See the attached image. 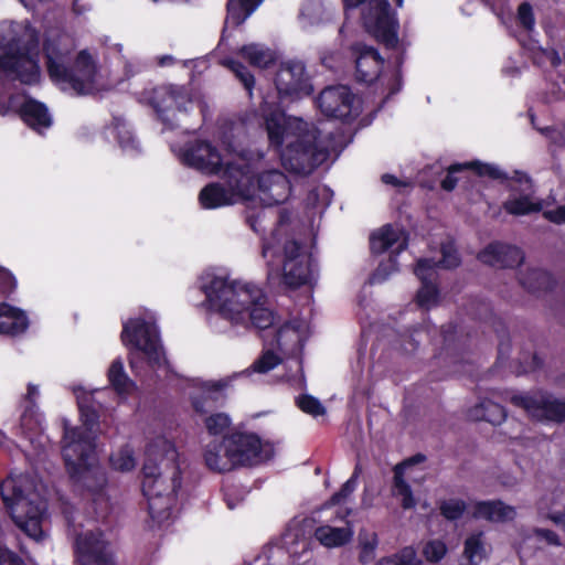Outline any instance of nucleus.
Returning <instances> with one entry per match:
<instances>
[{
    "label": "nucleus",
    "mask_w": 565,
    "mask_h": 565,
    "mask_svg": "<svg viewBox=\"0 0 565 565\" xmlns=\"http://www.w3.org/2000/svg\"><path fill=\"white\" fill-rule=\"evenodd\" d=\"M353 53L356 55L355 67L356 78L360 82L372 83L377 78L383 65V60L379 53L371 46L356 44L353 46Z\"/></svg>",
    "instance_id": "nucleus-25"
},
{
    "label": "nucleus",
    "mask_w": 565,
    "mask_h": 565,
    "mask_svg": "<svg viewBox=\"0 0 565 565\" xmlns=\"http://www.w3.org/2000/svg\"><path fill=\"white\" fill-rule=\"evenodd\" d=\"M505 398L512 404L522 407L531 417L537 420L565 419V401L553 398L550 395L539 393L534 396L507 392Z\"/></svg>",
    "instance_id": "nucleus-17"
},
{
    "label": "nucleus",
    "mask_w": 565,
    "mask_h": 565,
    "mask_svg": "<svg viewBox=\"0 0 565 565\" xmlns=\"http://www.w3.org/2000/svg\"><path fill=\"white\" fill-rule=\"evenodd\" d=\"M39 396V387L29 384L28 392L21 403L23 411L20 418L21 428L25 434H36L42 429V416L35 406V401Z\"/></svg>",
    "instance_id": "nucleus-28"
},
{
    "label": "nucleus",
    "mask_w": 565,
    "mask_h": 565,
    "mask_svg": "<svg viewBox=\"0 0 565 565\" xmlns=\"http://www.w3.org/2000/svg\"><path fill=\"white\" fill-rule=\"evenodd\" d=\"M463 169H472L479 175H489L491 178H500L501 177L500 170L497 167L491 166V164H486V163H481L478 161L467 162V163H457V164H452L448 168V173L441 182L443 189H445L447 191H451L457 184V179L454 177L455 173H457Z\"/></svg>",
    "instance_id": "nucleus-33"
},
{
    "label": "nucleus",
    "mask_w": 565,
    "mask_h": 565,
    "mask_svg": "<svg viewBox=\"0 0 565 565\" xmlns=\"http://www.w3.org/2000/svg\"><path fill=\"white\" fill-rule=\"evenodd\" d=\"M294 364H295V367H296V372L292 375H288L287 376V381L291 382L292 385H295L296 387L302 388L305 386V376H303V373H302L301 361L296 359L294 361Z\"/></svg>",
    "instance_id": "nucleus-58"
},
{
    "label": "nucleus",
    "mask_w": 565,
    "mask_h": 565,
    "mask_svg": "<svg viewBox=\"0 0 565 565\" xmlns=\"http://www.w3.org/2000/svg\"><path fill=\"white\" fill-rule=\"evenodd\" d=\"M108 130L118 139L119 146L125 152L134 153L138 151V142L135 140L131 130L124 121L116 119L114 126Z\"/></svg>",
    "instance_id": "nucleus-42"
},
{
    "label": "nucleus",
    "mask_w": 565,
    "mask_h": 565,
    "mask_svg": "<svg viewBox=\"0 0 565 565\" xmlns=\"http://www.w3.org/2000/svg\"><path fill=\"white\" fill-rule=\"evenodd\" d=\"M179 452L164 436L152 438L146 448L142 467V492L148 501L151 519L162 524L171 516L181 488Z\"/></svg>",
    "instance_id": "nucleus-5"
},
{
    "label": "nucleus",
    "mask_w": 565,
    "mask_h": 565,
    "mask_svg": "<svg viewBox=\"0 0 565 565\" xmlns=\"http://www.w3.org/2000/svg\"><path fill=\"white\" fill-rule=\"evenodd\" d=\"M275 86L280 99H297L308 96L312 92L306 67L299 61H288L279 66L275 77Z\"/></svg>",
    "instance_id": "nucleus-14"
},
{
    "label": "nucleus",
    "mask_w": 565,
    "mask_h": 565,
    "mask_svg": "<svg viewBox=\"0 0 565 565\" xmlns=\"http://www.w3.org/2000/svg\"><path fill=\"white\" fill-rule=\"evenodd\" d=\"M204 461L209 469L217 472L232 470L234 460H237L231 452L227 437L223 441H212L204 449Z\"/></svg>",
    "instance_id": "nucleus-27"
},
{
    "label": "nucleus",
    "mask_w": 565,
    "mask_h": 565,
    "mask_svg": "<svg viewBox=\"0 0 565 565\" xmlns=\"http://www.w3.org/2000/svg\"><path fill=\"white\" fill-rule=\"evenodd\" d=\"M443 259L435 262V268L443 266L444 268H452L459 265V256L452 242L448 241L441 245ZM431 262V259H429ZM434 263V260H433Z\"/></svg>",
    "instance_id": "nucleus-51"
},
{
    "label": "nucleus",
    "mask_w": 565,
    "mask_h": 565,
    "mask_svg": "<svg viewBox=\"0 0 565 565\" xmlns=\"http://www.w3.org/2000/svg\"><path fill=\"white\" fill-rule=\"evenodd\" d=\"M406 232L397 225H384L371 235V250L375 254L388 252V259L381 262L371 277L372 284L383 282L397 270L396 255L407 247Z\"/></svg>",
    "instance_id": "nucleus-11"
},
{
    "label": "nucleus",
    "mask_w": 565,
    "mask_h": 565,
    "mask_svg": "<svg viewBox=\"0 0 565 565\" xmlns=\"http://www.w3.org/2000/svg\"><path fill=\"white\" fill-rule=\"evenodd\" d=\"M231 452L237 460L234 467L256 465L268 460L274 455V446L255 434L236 433L227 437Z\"/></svg>",
    "instance_id": "nucleus-15"
},
{
    "label": "nucleus",
    "mask_w": 565,
    "mask_h": 565,
    "mask_svg": "<svg viewBox=\"0 0 565 565\" xmlns=\"http://www.w3.org/2000/svg\"><path fill=\"white\" fill-rule=\"evenodd\" d=\"M282 228V221L279 223V227L273 233L271 242H265L263 244V257L267 259L268 265V278L271 279L274 277L275 268L273 265V259L275 258L279 252L278 248H276L275 244L278 243V234L280 233Z\"/></svg>",
    "instance_id": "nucleus-48"
},
{
    "label": "nucleus",
    "mask_w": 565,
    "mask_h": 565,
    "mask_svg": "<svg viewBox=\"0 0 565 565\" xmlns=\"http://www.w3.org/2000/svg\"><path fill=\"white\" fill-rule=\"evenodd\" d=\"M263 354L252 364V371L267 373L282 361V354L275 348V339L263 335Z\"/></svg>",
    "instance_id": "nucleus-36"
},
{
    "label": "nucleus",
    "mask_w": 565,
    "mask_h": 565,
    "mask_svg": "<svg viewBox=\"0 0 565 565\" xmlns=\"http://www.w3.org/2000/svg\"><path fill=\"white\" fill-rule=\"evenodd\" d=\"M440 513L450 521L458 520L467 509L466 503L459 499H448L440 502Z\"/></svg>",
    "instance_id": "nucleus-46"
},
{
    "label": "nucleus",
    "mask_w": 565,
    "mask_h": 565,
    "mask_svg": "<svg viewBox=\"0 0 565 565\" xmlns=\"http://www.w3.org/2000/svg\"><path fill=\"white\" fill-rule=\"evenodd\" d=\"M323 6L320 0H308L301 8L300 20L303 28L322 21Z\"/></svg>",
    "instance_id": "nucleus-44"
},
{
    "label": "nucleus",
    "mask_w": 565,
    "mask_h": 565,
    "mask_svg": "<svg viewBox=\"0 0 565 565\" xmlns=\"http://www.w3.org/2000/svg\"><path fill=\"white\" fill-rule=\"evenodd\" d=\"M121 341L129 348V363L132 370H137L142 360H147L152 367L164 364V353L152 313L147 312L142 319H130L125 322Z\"/></svg>",
    "instance_id": "nucleus-8"
},
{
    "label": "nucleus",
    "mask_w": 565,
    "mask_h": 565,
    "mask_svg": "<svg viewBox=\"0 0 565 565\" xmlns=\"http://www.w3.org/2000/svg\"><path fill=\"white\" fill-rule=\"evenodd\" d=\"M362 20L366 31L379 41L387 46L397 43V23L387 0H367L362 8Z\"/></svg>",
    "instance_id": "nucleus-13"
},
{
    "label": "nucleus",
    "mask_w": 565,
    "mask_h": 565,
    "mask_svg": "<svg viewBox=\"0 0 565 565\" xmlns=\"http://www.w3.org/2000/svg\"><path fill=\"white\" fill-rule=\"evenodd\" d=\"M231 423L230 416L225 413L212 414L205 418V427L211 435L223 434Z\"/></svg>",
    "instance_id": "nucleus-49"
},
{
    "label": "nucleus",
    "mask_w": 565,
    "mask_h": 565,
    "mask_svg": "<svg viewBox=\"0 0 565 565\" xmlns=\"http://www.w3.org/2000/svg\"><path fill=\"white\" fill-rule=\"evenodd\" d=\"M192 99L184 87L161 86L153 90L152 106L163 122L170 124L177 114L188 111Z\"/></svg>",
    "instance_id": "nucleus-21"
},
{
    "label": "nucleus",
    "mask_w": 565,
    "mask_h": 565,
    "mask_svg": "<svg viewBox=\"0 0 565 565\" xmlns=\"http://www.w3.org/2000/svg\"><path fill=\"white\" fill-rule=\"evenodd\" d=\"M264 330L263 335L275 339V348L285 356H297L302 349L303 341L307 339L310 330L309 322L306 319H294L278 329L273 324Z\"/></svg>",
    "instance_id": "nucleus-19"
},
{
    "label": "nucleus",
    "mask_w": 565,
    "mask_h": 565,
    "mask_svg": "<svg viewBox=\"0 0 565 565\" xmlns=\"http://www.w3.org/2000/svg\"><path fill=\"white\" fill-rule=\"evenodd\" d=\"M224 145L225 153H220L203 140L189 141L184 147L171 145V150L183 164L209 174L222 171V182H211L200 191L199 202L203 209H220L247 201L254 191L252 178L245 171L249 166L246 153L237 151L231 142L224 141Z\"/></svg>",
    "instance_id": "nucleus-1"
},
{
    "label": "nucleus",
    "mask_w": 565,
    "mask_h": 565,
    "mask_svg": "<svg viewBox=\"0 0 565 565\" xmlns=\"http://www.w3.org/2000/svg\"><path fill=\"white\" fill-rule=\"evenodd\" d=\"M468 415L473 420H487L493 425H499L505 419L504 408L491 399H483L470 408Z\"/></svg>",
    "instance_id": "nucleus-35"
},
{
    "label": "nucleus",
    "mask_w": 565,
    "mask_h": 565,
    "mask_svg": "<svg viewBox=\"0 0 565 565\" xmlns=\"http://www.w3.org/2000/svg\"><path fill=\"white\" fill-rule=\"evenodd\" d=\"M423 459L422 456H416L395 467L393 494L401 500V504L405 510L413 509L416 505V500L406 479H414L416 472L415 465L423 461Z\"/></svg>",
    "instance_id": "nucleus-23"
},
{
    "label": "nucleus",
    "mask_w": 565,
    "mask_h": 565,
    "mask_svg": "<svg viewBox=\"0 0 565 565\" xmlns=\"http://www.w3.org/2000/svg\"><path fill=\"white\" fill-rule=\"evenodd\" d=\"M519 23L526 30H532L535 24L533 10L530 3L523 2L518 9Z\"/></svg>",
    "instance_id": "nucleus-55"
},
{
    "label": "nucleus",
    "mask_w": 565,
    "mask_h": 565,
    "mask_svg": "<svg viewBox=\"0 0 565 565\" xmlns=\"http://www.w3.org/2000/svg\"><path fill=\"white\" fill-rule=\"evenodd\" d=\"M39 66V33L28 22H0V81L35 84Z\"/></svg>",
    "instance_id": "nucleus-6"
},
{
    "label": "nucleus",
    "mask_w": 565,
    "mask_h": 565,
    "mask_svg": "<svg viewBox=\"0 0 565 565\" xmlns=\"http://www.w3.org/2000/svg\"><path fill=\"white\" fill-rule=\"evenodd\" d=\"M318 107L327 117L341 120L355 117L360 113V102L344 85L323 89L318 98Z\"/></svg>",
    "instance_id": "nucleus-16"
},
{
    "label": "nucleus",
    "mask_w": 565,
    "mask_h": 565,
    "mask_svg": "<svg viewBox=\"0 0 565 565\" xmlns=\"http://www.w3.org/2000/svg\"><path fill=\"white\" fill-rule=\"evenodd\" d=\"M319 195H322L326 199V202L323 203V205L327 206L329 204V190L327 188H317V189H315L313 191H311L309 193L308 200L312 204H316L315 201H316V199Z\"/></svg>",
    "instance_id": "nucleus-63"
},
{
    "label": "nucleus",
    "mask_w": 565,
    "mask_h": 565,
    "mask_svg": "<svg viewBox=\"0 0 565 565\" xmlns=\"http://www.w3.org/2000/svg\"><path fill=\"white\" fill-rule=\"evenodd\" d=\"M545 134L547 137L557 145H563L565 142V136L562 130L554 129V128H546Z\"/></svg>",
    "instance_id": "nucleus-62"
},
{
    "label": "nucleus",
    "mask_w": 565,
    "mask_h": 565,
    "mask_svg": "<svg viewBox=\"0 0 565 565\" xmlns=\"http://www.w3.org/2000/svg\"><path fill=\"white\" fill-rule=\"evenodd\" d=\"M225 66H227L235 76L241 81L244 85L245 89L252 95V89L254 87V76L249 73V71L239 62L233 60H226L223 62Z\"/></svg>",
    "instance_id": "nucleus-47"
},
{
    "label": "nucleus",
    "mask_w": 565,
    "mask_h": 565,
    "mask_svg": "<svg viewBox=\"0 0 565 565\" xmlns=\"http://www.w3.org/2000/svg\"><path fill=\"white\" fill-rule=\"evenodd\" d=\"M359 561L369 564L375 559V552L379 545V536L375 531L362 529L358 535Z\"/></svg>",
    "instance_id": "nucleus-41"
},
{
    "label": "nucleus",
    "mask_w": 565,
    "mask_h": 565,
    "mask_svg": "<svg viewBox=\"0 0 565 565\" xmlns=\"http://www.w3.org/2000/svg\"><path fill=\"white\" fill-rule=\"evenodd\" d=\"M29 327V320L24 311L7 302L0 303V333L17 335Z\"/></svg>",
    "instance_id": "nucleus-30"
},
{
    "label": "nucleus",
    "mask_w": 565,
    "mask_h": 565,
    "mask_svg": "<svg viewBox=\"0 0 565 565\" xmlns=\"http://www.w3.org/2000/svg\"><path fill=\"white\" fill-rule=\"evenodd\" d=\"M249 166L245 168L252 178L254 191L249 200L258 199L263 204L271 206L281 204L290 195V182L277 169H267L263 154L247 157Z\"/></svg>",
    "instance_id": "nucleus-9"
},
{
    "label": "nucleus",
    "mask_w": 565,
    "mask_h": 565,
    "mask_svg": "<svg viewBox=\"0 0 565 565\" xmlns=\"http://www.w3.org/2000/svg\"><path fill=\"white\" fill-rule=\"evenodd\" d=\"M263 0H228L225 29L243 23Z\"/></svg>",
    "instance_id": "nucleus-34"
},
{
    "label": "nucleus",
    "mask_w": 565,
    "mask_h": 565,
    "mask_svg": "<svg viewBox=\"0 0 565 565\" xmlns=\"http://www.w3.org/2000/svg\"><path fill=\"white\" fill-rule=\"evenodd\" d=\"M110 465L115 470L127 472L135 469L137 461L134 451L130 447L126 446L115 451L110 456Z\"/></svg>",
    "instance_id": "nucleus-43"
},
{
    "label": "nucleus",
    "mask_w": 565,
    "mask_h": 565,
    "mask_svg": "<svg viewBox=\"0 0 565 565\" xmlns=\"http://www.w3.org/2000/svg\"><path fill=\"white\" fill-rule=\"evenodd\" d=\"M416 552L413 547H405L399 553L381 558L376 565H419Z\"/></svg>",
    "instance_id": "nucleus-45"
},
{
    "label": "nucleus",
    "mask_w": 565,
    "mask_h": 565,
    "mask_svg": "<svg viewBox=\"0 0 565 565\" xmlns=\"http://www.w3.org/2000/svg\"><path fill=\"white\" fill-rule=\"evenodd\" d=\"M358 470L355 469L353 476L342 486L339 492L332 495L331 503L340 504L349 495H351L356 488Z\"/></svg>",
    "instance_id": "nucleus-54"
},
{
    "label": "nucleus",
    "mask_w": 565,
    "mask_h": 565,
    "mask_svg": "<svg viewBox=\"0 0 565 565\" xmlns=\"http://www.w3.org/2000/svg\"><path fill=\"white\" fill-rule=\"evenodd\" d=\"M17 281L13 275L0 267V295H6L15 289Z\"/></svg>",
    "instance_id": "nucleus-56"
},
{
    "label": "nucleus",
    "mask_w": 565,
    "mask_h": 565,
    "mask_svg": "<svg viewBox=\"0 0 565 565\" xmlns=\"http://www.w3.org/2000/svg\"><path fill=\"white\" fill-rule=\"evenodd\" d=\"M262 113L269 145L279 151L285 169L309 174L328 159L329 151L318 143L313 126L287 116L278 107L273 108L267 99L263 103Z\"/></svg>",
    "instance_id": "nucleus-2"
},
{
    "label": "nucleus",
    "mask_w": 565,
    "mask_h": 565,
    "mask_svg": "<svg viewBox=\"0 0 565 565\" xmlns=\"http://www.w3.org/2000/svg\"><path fill=\"white\" fill-rule=\"evenodd\" d=\"M504 209L508 213L513 215H525L532 212L541 211L543 205L540 201L534 200L531 195H511L504 202Z\"/></svg>",
    "instance_id": "nucleus-40"
},
{
    "label": "nucleus",
    "mask_w": 565,
    "mask_h": 565,
    "mask_svg": "<svg viewBox=\"0 0 565 565\" xmlns=\"http://www.w3.org/2000/svg\"><path fill=\"white\" fill-rule=\"evenodd\" d=\"M75 47V39L71 34L56 29L47 31L43 50L51 79L60 75L68 65L71 53Z\"/></svg>",
    "instance_id": "nucleus-20"
},
{
    "label": "nucleus",
    "mask_w": 565,
    "mask_h": 565,
    "mask_svg": "<svg viewBox=\"0 0 565 565\" xmlns=\"http://www.w3.org/2000/svg\"><path fill=\"white\" fill-rule=\"evenodd\" d=\"M543 215L545 218H547L548 221H551L553 223H556V224L565 223V206H558L555 210L544 211Z\"/></svg>",
    "instance_id": "nucleus-61"
},
{
    "label": "nucleus",
    "mask_w": 565,
    "mask_h": 565,
    "mask_svg": "<svg viewBox=\"0 0 565 565\" xmlns=\"http://www.w3.org/2000/svg\"><path fill=\"white\" fill-rule=\"evenodd\" d=\"M108 380L119 395H129L136 390V384L125 372L121 359L111 362L108 370Z\"/></svg>",
    "instance_id": "nucleus-39"
},
{
    "label": "nucleus",
    "mask_w": 565,
    "mask_h": 565,
    "mask_svg": "<svg viewBox=\"0 0 565 565\" xmlns=\"http://www.w3.org/2000/svg\"><path fill=\"white\" fill-rule=\"evenodd\" d=\"M0 565H25L22 558L0 542Z\"/></svg>",
    "instance_id": "nucleus-57"
},
{
    "label": "nucleus",
    "mask_w": 565,
    "mask_h": 565,
    "mask_svg": "<svg viewBox=\"0 0 565 565\" xmlns=\"http://www.w3.org/2000/svg\"><path fill=\"white\" fill-rule=\"evenodd\" d=\"M515 509L501 501H479L473 504L472 516L490 522H505L515 518Z\"/></svg>",
    "instance_id": "nucleus-29"
},
{
    "label": "nucleus",
    "mask_w": 565,
    "mask_h": 565,
    "mask_svg": "<svg viewBox=\"0 0 565 565\" xmlns=\"http://www.w3.org/2000/svg\"><path fill=\"white\" fill-rule=\"evenodd\" d=\"M540 63L548 62L552 66H557L561 63V57L554 49H544L541 51V56L536 57Z\"/></svg>",
    "instance_id": "nucleus-59"
},
{
    "label": "nucleus",
    "mask_w": 565,
    "mask_h": 565,
    "mask_svg": "<svg viewBox=\"0 0 565 565\" xmlns=\"http://www.w3.org/2000/svg\"><path fill=\"white\" fill-rule=\"evenodd\" d=\"M520 284L529 291L535 292L548 289L552 286V277L548 273L526 267L519 273Z\"/></svg>",
    "instance_id": "nucleus-38"
},
{
    "label": "nucleus",
    "mask_w": 565,
    "mask_h": 565,
    "mask_svg": "<svg viewBox=\"0 0 565 565\" xmlns=\"http://www.w3.org/2000/svg\"><path fill=\"white\" fill-rule=\"evenodd\" d=\"M298 407L312 416L323 415L326 409L322 404L311 395H302L297 398Z\"/></svg>",
    "instance_id": "nucleus-52"
},
{
    "label": "nucleus",
    "mask_w": 565,
    "mask_h": 565,
    "mask_svg": "<svg viewBox=\"0 0 565 565\" xmlns=\"http://www.w3.org/2000/svg\"><path fill=\"white\" fill-rule=\"evenodd\" d=\"M241 55L248 61L253 66L265 68L276 61L275 51L258 43H250L244 45Z\"/></svg>",
    "instance_id": "nucleus-37"
},
{
    "label": "nucleus",
    "mask_w": 565,
    "mask_h": 565,
    "mask_svg": "<svg viewBox=\"0 0 565 565\" xmlns=\"http://www.w3.org/2000/svg\"><path fill=\"white\" fill-rule=\"evenodd\" d=\"M17 111L23 121L39 134L52 125V117L44 104L28 97L24 94L10 96L8 104L0 103V114Z\"/></svg>",
    "instance_id": "nucleus-18"
},
{
    "label": "nucleus",
    "mask_w": 565,
    "mask_h": 565,
    "mask_svg": "<svg viewBox=\"0 0 565 565\" xmlns=\"http://www.w3.org/2000/svg\"><path fill=\"white\" fill-rule=\"evenodd\" d=\"M435 263L428 259H420L415 268V275L422 281V288L417 292V305L424 309H430L438 302V291L434 285Z\"/></svg>",
    "instance_id": "nucleus-24"
},
{
    "label": "nucleus",
    "mask_w": 565,
    "mask_h": 565,
    "mask_svg": "<svg viewBox=\"0 0 565 565\" xmlns=\"http://www.w3.org/2000/svg\"><path fill=\"white\" fill-rule=\"evenodd\" d=\"M353 534V529L349 524L342 527L321 525L315 530L316 540L328 548L345 545L352 540Z\"/></svg>",
    "instance_id": "nucleus-31"
},
{
    "label": "nucleus",
    "mask_w": 565,
    "mask_h": 565,
    "mask_svg": "<svg viewBox=\"0 0 565 565\" xmlns=\"http://www.w3.org/2000/svg\"><path fill=\"white\" fill-rule=\"evenodd\" d=\"M282 280L291 288L313 287L318 268L311 256L296 241H286L282 247Z\"/></svg>",
    "instance_id": "nucleus-12"
},
{
    "label": "nucleus",
    "mask_w": 565,
    "mask_h": 565,
    "mask_svg": "<svg viewBox=\"0 0 565 565\" xmlns=\"http://www.w3.org/2000/svg\"><path fill=\"white\" fill-rule=\"evenodd\" d=\"M43 484L28 475H10L0 482V494L11 518L28 536L40 540L46 503Z\"/></svg>",
    "instance_id": "nucleus-7"
},
{
    "label": "nucleus",
    "mask_w": 565,
    "mask_h": 565,
    "mask_svg": "<svg viewBox=\"0 0 565 565\" xmlns=\"http://www.w3.org/2000/svg\"><path fill=\"white\" fill-rule=\"evenodd\" d=\"M480 262L494 267H513L523 260V253L515 246L492 243L479 253Z\"/></svg>",
    "instance_id": "nucleus-26"
},
{
    "label": "nucleus",
    "mask_w": 565,
    "mask_h": 565,
    "mask_svg": "<svg viewBox=\"0 0 565 565\" xmlns=\"http://www.w3.org/2000/svg\"><path fill=\"white\" fill-rule=\"evenodd\" d=\"M249 373V370H245L241 373H235L231 376H227V377H224V379H221V380H217V381H210V382H204L203 383V386H202V390H203V393L207 396V397H212V395L216 392H221L225 388H227L232 381L238 376H243L245 374H248Z\"/></svg>",
    "instance_id": "nucleus-50"
},
{
    "label": "nucleus",
    "mask_w": 565,
    "mask_h": 565,
    "mask_svg": "<svg viewBox=\"0 0 565 565\" xmlns=\"http://www.w3.org/2000/svg\"><path fill=\"white\" fill-rule=\"evenodd\" d=\"M82 426L64 427L63 457L67 470L76 482L83 484L102 500L100 491L106 486L105 471L97 465L95 438L99 431L97 412L92 404V394L78 388L75 391Z\"/></svg>",
    "instance_id": "nucleus-4"
},
{
    "label": "nucleus",
    "mask_w": 565,
    "mask_h": 565,
    "mask_svg": "<svg viewBox=\"0 0 565 565\" xmlns=\"http://www.w3.org/2000/svg\"><path fill=\"white\" fill-rule=\"evenodd\" d=\"M200 289L204 292L211 310L233 324H253L266 329L274 323V316L266 306V296L256 285L242 280H230L206 271L200 277Z\"/></svg>",
    "instance_id": "nucleus-3"
},
{
    "label": "nucleus",
    "mask_w": 565,
    "mask_h": 565,
    "mask_svg": "<svg viewBox=\"0 0 565 565\" xmlns=\"http://www.w3.org/2000/svg\"><path fill=\"white\" fill-rule=\"evenodd\" d=\"M382 181L385 183V184H390V185H393V186H405L406 183L398 180L396 177L392 175V174H383L382 175Z\"/></svg>",
    "instance_id": "nucleus-64"
},
{
    "label": "nucleus",
    "mask_w": 565,
    "mask_h": 565,
    "mask_svg": "<svg viewBox=\"0 0 565 565\" xmlns=\"http://www.w3.org/2000/svg\"><path fill=\"white\" fill-rule=\"evenodd\" d=\"M533 535L537 540H544L550 545H556V546L561 545L558 536L550 530L535 529V530H533Z\"/></svg>",
    "instance_id": "nucleus-60"
},
{
    "label": "nucleus",
    "mask_w": 565,
    "mask_h": 565,
    "mask_svg": "<svg viewBox=\"0 0 565 565\" xmlns=\"http://www.w3.org/2000/svg\"><path fill=\"white\" fill-rule=\"evenodd\" d=\"M64 92L76 95L93 94L107 88L104 84L95 58L86 51H81L60 75L52 79Z\"/></svg>",
    "instance_id": "nucleus-10"
},
{
    "label": "nucleus",
    "mask_w": 565,
    "mask_h": 565,
    "mask_svg": "<svg viewBox=\"0 0 565 565\" xmlns=\"http://www.w3.org/2000/svg\"><path fill=\"white\" fill-rule=\"evenodd\" d=\"M78 565H113L111 552L100 531L79 534L75 544Z\"/></svg>",
    "instance_id": "nucleus-22"
},
{
    "label": "nucleus",
    "mask_w": 565,
    "mask_h": 565,
    "mask_svg": "<svg viewBox=\"0 0 565 565\" xmlns=\"http://www.w3.org/2000/svg\"><path fill=\"white\" fill-rule=\"evenodd\" d=\"M491 546L488 544L483 532H475L467 536L463 546V557L471 565H479L488 558Z\"/></svg>",
    "instance_id": "nucleus-32"
},
{
    "label": "nucleus",
    "mask_w": 565,
    "mask_h": 565,
    "mask_svg": "<svg viewBox=\"0 0 565 565\" xmlns=\"http://www.w3.org/2000/svg\"><path fill=\"white\" fill-rule=\"evenodd\" d=\"M447 552V547L444 542L439 540L429 541L425 544L423 553L427 561L438 562Z\"/></svg>",
    "instance_id": "nucleus-53"
}]
</instances>
